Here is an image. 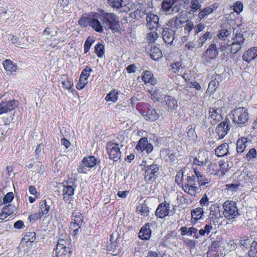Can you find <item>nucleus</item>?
<instances>
[{
    "label": "nucleus",
    "instance_id": "nucleus-50",
    "mask_svg": "<svg viewBox=\"0 0 257 257\" xmlns=\"http://www.w3.org/2000/svg\"><path fill=\"white\" fill-rule=\"evenodd\" d=\"M36 233L35 232H27L24 235V239L27 242H33L36 239Z\"/></svg>",
    "mask_w": 257,
    "mask_h": 257
},
{
    "label": "nucleus",
    "instance_id": "nucleus-11",
    "mask_svg": "<svg viewBox=\"0 0 257 257\" xmlns=\"http://www.w3.org/2000/svg\"><path fill=\"white\" fill-rule=\"evenodd\" d=\"M159 166L152 164L146 167L144 179L148 183H153L158 176Z\"/></svg>",
    "mask_w": 257,
    "mask_h": 257
},
{
    "label": "nucleus",
    "instance_id": "nucleus-18",
    "mask_svg": "<svg viewBox=\"0 0 257 257\" xmlns=\"http://www.w3.org/2000/svg\"><path fill=\"white\" fill-rule=\"evenodd\" d=\"M175 30L168 28H164L162 32V36L163 40L167 45H171L175 38Z\"/></svg>",
    "mask_w": 257,
    "mask_h": 257
},
{
    "label": "nucleus",
    "instance_id": "nucleus-62",
    "mask_svg": "<svg viewBox=\"0 0 257 257\" xmlns=\"http://www.w3.org/2000/svg\"><path fill=\"white\" fill-rule=\"evenodd\" d=\"M158 34L155 31H152L148 34L147 40L150 43H152L155 42V41L158 38Z\"/></svg>",
    "mask_w": 257,
    "mask_h": 257
},
{
    "label": "nucleus",
    "instance_id": "nucleus-29",
    "mask_svg": "<svg viewBox=\"0 0 257 257\" xmlns=\"http://www.w3.org/2000/svg\"><path fill=\"white\" fill-rule=\"evenodd\" d=\"M248 143L247 139L245 137L239 138L236 142V150L237 153H242L246 147V144Z\"/></svg>",
    "mask_w": 257,
    "mask_h": 257
},
{
    "label": "nucleus",
    "instance_id": "nucleus-51",
    "mask_svg": "<svg viewBox=\"0 0 257 257\" xmlns=\"http://www.w3.org/2000/svg\"><path fill=\"white\" fill-rule=\"evenodd\" d=\"M240 183L235 181L234 183L226 185V189L231 192H235L237 191Z\"/></svg>",
    "mask_w": 257,
    "mask_h": 257
},
{
    "label": "nucleus",
    "instance_id": "nucleus-60",
    "mask_svg": "<svg viewBox=\"0 0 257 257\" xmlns=\"http://www.w3.org/2000/svg\"><path fill=\"white\" fill-rule=\"evenodd\" d=\"M2 210L7 214V215L8 216L14 213L15 210V207L11 204H9L8 205H6Z\"/></svg>",
    "mask_w": 257,
    "mask_h": 257
},
{
    "label": "nucleus",
    "instance_id": "nucleus-30",
    "mask_svg": "<svg viewBox=\"0 0 257 257\" xmlns=\"http://www.w3.org/2000/svg\"><path fill=\"white\" fill-rule=\"evenodd\" d=\"M229 146L227 143H223L218 146L215 149V154L218 157H223L227 155L228 152Z\"/></svg>",
    "mask_w": 257,
    "mask_h": 257
},
{
    "label": "nucleus",
    "instance_id": "nucleus-56",
    "mask_svg": "<svg viewBox=\"0 0 257 257\" xmlns=\"http://www.w3.org/2000/svg\"><path fill=\"white\" fill-rule=\"evenodd\" d=\"M87 83V79L84 78H82V77H80L78 82L76 85V87L78 90H82L84 88Z\"/></svg>",
    "mask_w": 257,
    "mask_h": 257
},
{
    "label": "nucleus",
    "instance_id": "nucleus-25",
    "mask_svg": "<svg viewBox=\"0 0 257 257\" xmlns=\"http://www.w3.org/2000/svg\"><path fill=\"white\" fill-rule=\"evenodd\" d=\"M142 80L145 84L154 85L157 83L156 79L154 77L153 74L149 70L144 71L143 72Z\"/></svg>",
    "mask_w": 257,
    "mask_h": 257
},
{
    "label": "nucleus",
    "instance_id": "nucleus-43",
    "mask_svg": "<svg viewBox=\"0 0 257 257\" xmlns=\"http://www.w3.org/2000/svg\"><path fill=\"white\" fill-rule=\"evenodd\" d=\"M95 53L97 56L101 58L104 54V46L101 43L97 44L94 47Z\"/></svg>",
    "mask_w": 257,
    "mask_h": 257
},
{
    "label": "nucleus",
    "instance_id": "nucleus-1",
    "mask_svg": "<svg viewBox=\"0 0 257 257\" xmlns=\"http://www.w3.org/2000/svg\"><path fill=\"white\" fill-rule=\"evenodd\" d=\"M81 27H91L96 32L101 33L106 30L112 32H118L120 29V21L118 16L112 13L101 10L99 13H91L83 15L78 21Z\"/></svg>",
    "mask_w": 257,
    "mask_h": 257
},
{
    "label": "nucleus",
    "instance_id": "nucleus-17",
    "mask_svg": "<svg viewBox=\"0 0 257 257\" xmlns=\"http://www.w3.org/2000/svg\"><path fill=\"white\" fill-rule=\"evenodd\" d=\"M209 211L210 213L207 220L214 221L215 222L218 223L219 219L221 217L219 206L216 204L211 205Z\"/></svg>",
    "mask_w": 257,
    "mask_h": 257
},
{
    "label": "nucleus",
    "instance_id": "nucleus-28",
    "mask_svg": "<svg viewBox=\"0 0 257 257\" xmlns=\"http://www.w3.org/2000/svg\"><path fill=\"white\" fill-rule=\"evenodd\" d=\"M185 23V21L182 20L181 17H175L171 19L168 22L167 25L173 29H178L182 27Z\"/></svg>",
    "mask_w": 257,
    "mask_h": 257
},
{
    "label": "nucleus",
    "instance_id": "nucleus-27",
    "mask_svg": "<svg viewBox=\"0 0 257 257\" xmlns=\"http://www.w3.org/2000/svg\"><path fill=\"white\" fill-rule=\"evenodd\" d=\"M52 201L50 199L47 200H43L40 203V212L44 216H48L50 209Z\"/></svg>",
    "mask_w": 257,
    "mask_h": 257
},
{
    "label": "nucleus",
    "instance_id": "nucleus-20",
    "mask_svg": "<svg viewBox=\"0 0 257 257\" xmlns=\"http://www.w3.org/2000/svg\"><path fill=\"white\" fill-rule=\"evenodd\" d=\"M151 224L147 223L143 226L139 232V237L142 240H148L151 236Z\"/></svg>",
    "mask_w": 257,
    "mask_h": 257
},
{
    "label": "nucleus",
    "instance_id": "nucleus-58",
    "mask_svg": "<svg viewBox=\"0 0 257 257\" xmlns=\"http://www.w3.org/2000/svg\"><path fill=\"white\" fill-rule=\"evenodd\" d=\"M119 237H116L113 242L108 243L107 247L109 250H114L118 246L119 244Z\"/></svg>",
    "mask_w": 257,
    "mask_h": 257
},
{
    "label": "nucleus",
    "instance_id": "nucleus-49",
    "mask_svg": "<svg viewBox=\"0 0 257 257\" xmlns=\"http://www.w3.org/2000/svg\"><path fill=\"white\" fill-rule=\"evenodd\" d=\"M218 86V82L216 80H212L208 84L207 92L208 93L213 92Z\"/></svg>",
    "mask_w": 257,
    "mask_h": 257
},
{
    "label": "nucleus",
    "instance_id": "nucleus-39",
    "mask_svg": "<svg viewBox=\"0 0 257 257\" xmlns=\"http://www.w3.org/2000/svg\"><path fill=\"white\" fill-rule=\"evenodd\" d=\"M118 92L116 90H112L107 94L105 99L107 101L115 102L118 98Z\"/></svg>",
    "mask_w": 257,
    "mask_h": 257
},
{
    "label": "nucleus",
    "instance_id": "nucleus-55",
    "mask_svg": "<svg viewBox=\"0 0 257 257\" xmlns=\"http://www.w3.org/2000/svg\"><path fill=\"white\" fill-rule=\"evenodd\" d=\"M257 156L256 150L254 148L250 149L246 154V158L248 161L256 159Z\"/></svg>",
    "mask_w": 257,
    "mask_h": 257
},
{
    "label": "nucleus",
    "instance_id": "nucleus-26",
    "mask_svg": "<svg viewBox=\"0 0 257 257\" xmlns=\"http://www.w3.org/2000/svg\"><path fill=\"white\" fill-rule=\"evenodd\" d=\"M192 218L191 222L193 224H195L198 220L202 219L204 216V211L202 208L197 207L191 211Z\"/></svg>",
    "mask_w": 257,
    "mask_h": 257
},
{
    "label": "nucleus",
    "instance_id": "nucleus-64",
    "mask_svg": "<svg viewBox=\"0 0 257 257\" xmlns=\"http://www.w3.org/2000/svg\"><path fill=\"white\" fill-rule=\"evenodd\" d=\"M201 7L199 0H192L191 1V12H194L200 9Z\"/></svg>",
    "mask_w": 257,
    "mask_h": 257
},
{
    "label": "nucleus",
    "instance_id": "nucleus-33",
    "mask_svg": "<svg viewBox=\"0 0 257 257\" xmlns=\"http://www.w3.org/2000/svg\"><path fill=\"white\" fill-rule=\"evenodd\" d=\"M5 70L10 73L15 72L17 69V66L10 60L7 59L3 63Z\"/></svg>",
    "mask_w": 257,
    "mask_h": 257
},
{
    "label": "nucleus",
    "instance_id": "nucleus-3",
    "mask_svg": "<svg viewBox=\"0 0 257 257\" xmlns=\"http://www.w3.org/2000/svg\"><path fill=\"white\" fill-rule=\"evenodd\" d=\"M63 199L64 201L70 202L73 199L74 191L77 187L75 180L69 178L63 182Z\"/></svg>",
    "mask_w": 257,
    "mask_h": 257
},
{
    "label": "nucleus",
    "instance_id": "nucleus-2",
    "mask_svg": "<svg viewBox=\"0 0 257 257\" xmlns=\"http://www.w3.org/2000/svg\"><path fill=\"white\" fill-rule=\"evenodd\" d=\"M57 257H70L71 251L70 240L68 238H60L54 250Z\"/></svg>",
    "mask_w": 257,
    "mask_h": 257
},
{
    "label": "nucleus",
    "instance_id": "nucleus-21",
    "mask_svg": "<svg viewBox=\"0 0 257 257\" xmlns=\"http://www.w3.org/2000/svg\"><path fill=\"white\" fill-rule=\"evenodd\" d=\"M181 232V235L182 236L188 235L191 236L194 234V237L196 239L199 238V235L198 234V229L193 227H190L189 228L186 226H182L180 228Z\"/></svg>",
    "mask_w": 257,
    "mask_h": 257
},
{
    "label": "nucleus",
    "instance_id": "nucleus-63",
    "mask_svg": "<svg viewBox=\"0 0 257 257\" xmlns=\"http://www.w3.org/2000/svg\"><path fill=\"white\" fill-rule=\"evenodd\" d=\"M14 198V195L12 192L8 193L3 198V204L9 203L12 201Z\"/></svg>",
    "mask_w": 257,
    "mask_h": 257
},
{
    "label": "nucleus",
    "instance_id": "nucleus-31",
    "mask_svg": "<svg viewBox=\"0 0 257 257\" xmlns=\"http://www.w3.org/2000/svg\"><path fill=\"white\" fill-rule=\"evenodd\" d=\"M220 246V243L218 241H214L212 242L210 246L209 247L207 251V254H210L219 256V250Z\"/></svg>",
    "mask_w": 257,
    "mask_h": 257
},
{
    "label": "nucleus",
    "instance_id": "nucleus-8",
    "mask_svg": "<svg viewBox=\"0 0 257 257\" xmlns=\"http://www.w3.org/2000/svg\"><path fill=\"white\" fill-rule=\"evenodd\" d=\"M221 103V102L220 100L217 101L210 107L208 118L210 119L211 122H212V121H214V123H216L222 119L223 117Z\"/></svg>",
    "mask_w": 257,
    "mask_h": 257
},
{
    "label": "nucleus",
    "instance_id": "nucleus-40",
    "mask_svg": "<svg viewBox=\"0 0 257 257\" xmlns=\"http://www.w3.org/2000/svg\"><path fill=\"white\" fill-rule=\"evenodd\" d=\"M173 3L170 0H163L162 4V8L164 11L168 12L170 14V10L172 9V11H174L175 8H172Z\"/></svg>",
    "mask_w": 257,
    "mask_h": 257
},
{
    "label": "nucleus",
    "instance_id": "nucleus-9",
    "mask_svg": "<svg viewBox=\"0 0 257 257\" xmlns=\"http://www.w3.org/2000/svg\"><path fill=\"white\" fill-rule=\"evenodd\" d=\"M208 155L209 153L207 151L204 150H199L196 157H190L189 161L193 165L204 167L208 163Z\"/></svg>",
    "mask_w": 257,
    "mask_h": 257
},
{
    "label": "nucleus",
    "instance_id": "nucleus-6",
    "mask_svg": "<svg viewBox=\"0 0 257 257\" xmlns=\"http://www.w3.org/2000/svg\"><path fill=\"white\" fill-rule=\"evenodd\" d=\"M223 213L225 218L232 219L236 218L239 215L236 204L234 201L227 200L223 204Z\"/></svg>",
    "mask_w": 257,
    "mask_h": 257
},
{
    "label": "nucleus",
    "instance_id": "nucleus-37",
    "mask_svg": "<svg viewBox=\"0 0 257 257\" xmlns=\"http://www.w3.org/2000/svg\"><path fill=\"white\" fill-rule=\"evenodd\" d=\"M230 35V32L226 29H221L217 35L219 39L224 40L225 44L226 45V42L229 41L228 38Z\"/></svg>",
    "mask_w": 257,
    "mask_h": 257
},
{
    "label": "nucleus",
    "instance_id": "nucleus-24",
    "mask_svg": "<svg viewBox=\"0 0 257 257\" xmlns=\"http://www.w3.org/2000/svg\"><path fill=\"white\" fill-rule=\"evenodd\" d=\"M194 173L196 179H197V182L200 187L206 186L210 183V179L201 173L196 168L194 169Z\"/></svg>",
    "mask_w": 257,
    "mask_h": 257
},
{
    "label": "nucleus",
    "instance_id": "nucleus-15",
    "mask_svg": "<svg viewBox=\"0 0 257 257\" xmlns=\"http://www.w3.org/2000/svg\"><path fill=\"white\" fill-rule=\"evenodd\" d=\"M218 55V51L217 49L216 45L214 44H211L205 53L202 56V58L206 62H209L211 60L215 59Z\"/></svg>",
    "mask_w": 257,
    "mask_h": 257
},
{
    "label": "nucleus",
    "instance_id": "nucleus-38",
    "mask_svg": "<svg viewBox=\"0 0 257 257\" xmlns=\"http://www.w3.org/2000/svg\"><path fill=\"white\" fill-rule=\"evenodd\" d=\"M150 56L153 60H157L162 58V54L159 48L157 47H154L151 50Z\"/></svg>",
    "mask_w": 257,
    "mask_h": 257
},
{
    "label": "nucleus",
    "instance_id": "nucleus-47",
    "mask_svg": "<svg viewBox=\"0 0 257 257\" xmlns=\"http://www.w3.org/2000/svg\"><path fill=\"white\" fill-rule=\"evenodd\" d=\"M94 42V40L92 37L89 36L87 38L86 41L85 42L84 46V51L85 53H87L89 51L90 47Z\"/></svg>",
    "mask_w": 257,
    "mask_h": 257
},
{
    "label": "nucleus",
    "instance_id": "nucleus-52",
    "mask_svg": "<svg viewBox=\"0 0 257 257\" xmlns=\"http://www.w3.org/2000/svg\"><path fill=\"white\" fill-rule=\"evenodd\" d=\"M208 170L211 174H219V167L216 163H211L208 166Z\"/></svg>",
    "mask_w": 257,
    "mask_h": 257
},
{
    "label": "nucleus",
    "instance_id": "nucleus-46",
    "mask_svg": "<svg viewBox=\"0 0 257 257\" xmlns=\"http://www.w3.org/2000/svg\"><path fill=\"white\" fill-rule=\"evenodd\" d=\"M173 72L175 73L180 74L182 72L183 67L180 62H176L171 65Z\"/></svg>",
    "mask_w": 257,
    "mask_h": 257
},
{
    "label": "nucleus",
    "instance_id": "nucleus-59",
    "mask_svg": "<svg viewBox=\"0 0 257 257\" xmlns=\"http://www.w3.org/2000/svg\"><path fill=\"white\" fill-rule=\"evenodd\" d=\"M123 0H108L109 4L113 8L118 9L122 7Z\"/></svg>",
    "mask_w": 257,
    "mask_h": 257
},
{
    "label": "nucleus",
    "instance_id": "nucleus-44",
    "mask_svg": "<svg viewBox=\"0 0 257 257\" xmlns=\"http://www.w3.org/2000/svg\"><path fill=\"white\" fill-rule=\"evenodd\" d=\"M243 3L240 1H237L233 4L230 8L236 14H240L243 10Z\"/></svg>",
    "mask_w": 257,
    "mask_h": 257
},
{
    "label": "nucleus",
    "instance_id": "nucleus-7",
    "mask_svg": "<svg viewBox=\"0 0 257 257\" xmlns=\"http://www.w3.org/2000/svg\"><path fill=\"white\" fill-rule=\"evenodd\" d=\"M244 41L243 35L240 33H236L232 39L231 43L228 41L226 42V48L230 50L231 53L236 54L241 48L242 45Z\"/></svg>",
    "mask_w": 257,
    "mask_h": 257
},
{
    "label": "nucleus",
    "instance_id": "nucleus-41",
    "mask_svg": "<svg viewBox=\"0 0 257 257\" xmlns=\"http://www.w3.org/2000/svg\"><path fill=\"white\" fill-rule=\"evenodd\" d=\"M247 254L249 257H257V242H252Z\"/></svg>",
    "mask_w": 257,
    "mask_h": 257
},
{
    "label": "nucleus",
    "instance_id": "nucleus-48",
    "mask_svg": "<svg viewBox=\"0 0 257 257\" xmlns=\"http://www.w3.org/2000/svg\"><path fill=\"white\" fill-rule=\"evenodd\" d=\"M212 35L210 32H207L201 36L198 40V42L200 47L207 41L208 39H210Z\"/></svg>",
    "mask_w": 257,
    "mask_h": 257
},
{
    "label": "nucleus",
    "instance_id": "nucleus-61",
    "mask_svg": "<svg viewBox=\"0 0 257 257\" xmlns=\"http://www.w3.org/2000/svg\"><path fill=\"white\" fill-rule=\"evenodd\" d=\"M183 241L186 247H188L190 249L195 248L196 244V241L189 238L185 239Z\"/></svg>",
    "mask_w": 257,
    "mask_h": 257
},
{
    "label": "nucleus",
    "instance_id": "nucleus-4",
    "mask_svg": "<svg viewBox=\"0 0 257 257\" xmlns=\"http://www.w3.org/2000/svg\"><path fill=\"white\" fill-rule=\"evenodd\" d=\"M232 115V121L238 125H245L248 120V113L245 107H238L234 109L231 113Z\"/></svg>",
    "mask_w": 257,
    "mask_h": 257
},
{
    "label": "nucleus",
    "instance_id": "nucleus-22",
    "mask_svg": "<svg viewBox=\"0 0 257 257\" xmlns=\"http://www.w3.org/2000/svg\"><path fill=\"white\" fill-rule=\"evenodd\" d=\"M257 57V47L251 48L245 51L243 55L242 59L247 63H250Z\"/></svg>",
    "mask_w": 257,
    "mask_h": 257
},
{
    "label": "nucleus",
    "instance_id": "nucleus-12",
    "mask_svg": "<svg viewBox=\"0 0 257 257\" xmlns=\"http://www.w3.org/2000/svg\"><path fill=\"white\" fill-rule=\"evenodd\" d=\"M106 149L110 159L116 162L120 159L121 152L118 144L109 142L106 145Z\"/></svg>",
    "mask_w": 257,
    "mask_h": 257
},
{
    "label": "nucleus",
    "instance_id": "nucleus-32",
    "mask_svg": "<svg viewBox=\"0 0 257 257\" xmlns=\"http://www.w3.org/2000/svg\"><path fill=\"white\" fill-rule=\"evenodd\" d=\"M72 219V221L71 223L70 228H75V226H81L83 222V216L82 214L80 213L73 214Z\"/></svg>",
    "mask_w": 257,
    "mask_h": 257
},
{
    "label": "nucleus",
    "instance_id": "nucleus-54",
    "mask_svg": "<svg viewBox=\"0 0 257 257\" xmlns=\"http://www.w3.org/2000/svg\"><path fill=\"white\" fill-rule=\"evenodd\" d=\"M138 210L144 216H147L149 214V208L147 205L146 204H141L138 207Z\"/></svg>",
    "mask_w": 257,
    "mask_h": 257
},
{
    "label": "nucleus",
    "instance_id": "nucleus-10",
    "mask_svg": "<svg viewBox=\"0 0 257 257\" xmlns=\"http://www.w3.org/2000/svg\"><path fill=\"white\" fill-rule=\"evenodd\" d=\"M139 112L146 120L155 121L159 117L156 109L148 104H144Z\"/></svg>",
    "mask_w": 257,
    "mask_h": 257
},
{
    "label": "nucleus",
    "instance_id": "nucleus-36",
    "mask_svg": "<svg viewBox=\"0 0 257 257\" xmlns=\"http://www.w3.org/2000/svg\"><path fill=\"white\" fill-rule=\"evenodd\" d=\"M82 163L88 168H91L95 166L97 163V159L94 156H89L83 158Z\"/></svg>",
    "mask_w": 257,
    "mask_h": 257
},
{
    "label": "nucleus",
    "instance_id": "nucleus-45",
    "mask_svg": "<svg viewBox=\"0 0 257 257\" xmlns=\"http://www.w3.org/2000/svg\"><path fill=\"white\" fill-rule=\"evenodd\" d=\"M206 222V224H205L204 229L206 232V234L208 235L213 228H215L216 223L214 221H210L209 220H207Z\"/></svg>",
    "mask_w": 257,
    "mask_h": 257
},
{
    "label": "nucleus",
    "instance_id": "nucleus-5",
    "mask_svg": "<svg viewBox=\"0 0 257 257\" xmlns=\"http://www.w3.org/2000/svg\"><path fill=\"white\" fill-rule=\"evenodd\" d=\"M195 174L187 176L182 187L185 192L191 196H195L198 192L199 188L196 183Z\"/></svg>",
    "mask_w": 257,
    "mask_h": 257
},
{
    "label": "nucleus",
    "instance_id": "nucleus-34",
    "mask_svg": "<svg viewBox=\"0 0 257 257\" xmlns=\"http://www.w3.org/2000/svg\"><path fill=\"white\" fill-rule=\"evenodd\" d=\"M216 8L214 5H211L209 7H206L198 14V18L200 20L204 19L209 14H211L215 11Z\"/></svg>",
    "mask_w": 257,
    "mask_h": 257
},
{
    "label": "nucleus",
    "instance_id": "nucleus-16",
    "mask_svg": "<svg viewBox=\"0 0 257 257\" xmlns=\"http://www.w3.org/2000/svg\"><path fill=\"white\" fill-rule=\"evenodd\" d=\"M170 209V203L165 201L159 205L156 210L155 214L158 217L163 218L169 215Z\"/></svg>",
    "mask_w": 257,
    "mask_h": 257
},
{
    "label": "nucleus",
    "instance_id": "nucleus-53",
    "mask_svg": "<svg viewBox=\"0 0 257 257\" xmlns=\"http://www.w3.org/2000/svg\"><path fill=\"white\" fill-rule=\"evenodd\" d=\"M62 84L64 88L68 90H70L73 86L72 80L68 77H66V80L62 81Z\"/></svg>",
    "mask_w": 257,
    "mask_h": 257
},
{
    "label": "nucleus",
    "instance_id": "nucleus-35",
    "mask_svg": "<svg viewBox=\"0 0 257 257\" xmlns=\"http://www.w3.org/2000/svg\"><path fill=\"white\" fill-rule=\"evenodd\" d=\"M148 92L151 98L154 102L160 101L163 96V94L161 93L159 89H149Z\"/></svg>",
    "mask_w": 257,
    "mask_h": 257
},
{
    "label": "nucleus",
    "instance_id": "nucleus-19",
    "mask_svg": "<svg viewBox=\"0 0 257 257\" xmlns=\"http://www.w3.org/2000/svg\"><path fill=\"white\" fill-rule=\"evenodd\" d=\"M147 26L151 30L156 29L159 27V18L157 15L149 13L146 17Z\"/></svg>",
    "mask_w": 257,
    "mask_h": 257
},
{
    "label": "nucleus",
    "instance_id": "nucleus-14",
    "mask_svg": "<svg viewBox=\"0 0 257 257\" xmlns=\"http://www.w3.org/2000/svg\"><path fill=\"white\" fill-rule=\"evenodd\" d=\"M18 105L19 102L14 99L2 101L0 102V115L14 110Z\"/></svg>",
    "mask_w": 257,
    "mask_h": 257
},
{
    "label": "nucleus",
    "instance_id": "nucleus-13",
    "mask_svg": "<svg viewBox=\"0 0 257 257\" xmlns=\"http://www.w3.org/2000/svg\"><path fill=\"white\" fill-rule=\"evenodd\" d=\"M230 124L229 119L225 118L224 120L217 125L215 131L219 139H223L228 134L230 129Z\"/></svg>",
    "mask_w": 257,
    "mask_h": 257
},
{
    "label": "nucleus",
    "instance_id": "nucleus-57",
    "mask_svg": "<svg viewBox=\"0 0 257 257\" xmlns=\"http://www.w3.org/2000/svg\"><path fill=\"white\" fill-rule=\"evenodd\" d=\"M183 174L184 172L183 170H180L178 171L175 177V181L176 183L179 185H181L182 186L183 184Z\"/></svg>",
    "mask_w": 257,
    "mask_h": 257
},
{
    "label": "nucleus",
    "instance_id": "nucleus-23",
    "mask_svg": "<svg viewBox=\"0 0 257 257\" xmlns=\"http://www.w3.org/2000/svg\"><path fill=\"white\" fill-rule=\"evenodd\" d=\"M162 104L170 109H175L177 107V100L172 96L166 95L162 101Z\"/></svg>",
    "mask_w": 257,
    "mask_h": 257
},
{
    "label": "nucleus",
    "instance_id": "nucleus-42",
    "mask_svg": "<svg viewBox=\"0 0 257 257\" xmlns=\"http://www.w3.org/2000/svg\"><path fill=\"white\" fill-rule=\"evenodd\" d=\"M148 143V141L146 138H142L139 140L138 144L136 147V149L138 151H141L142 152L144 151L145 147L146 146Z\"/></svg>",
    "mask_w": 257,
    "mask_h": 257
}]
</instances>
